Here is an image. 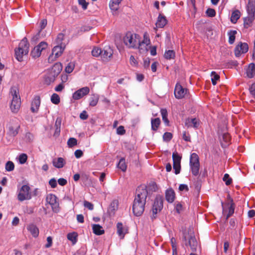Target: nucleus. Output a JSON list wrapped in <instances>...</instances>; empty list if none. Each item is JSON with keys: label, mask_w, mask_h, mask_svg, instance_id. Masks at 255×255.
<instances>
[{"label": "nucleus", "mask_w": 255, "mask_h": 255, "mask_svg": "<svg viewBox=\"0 0 255 255\" xmlns=\"http://www.w3.org/2000/svg\"><path fill=\"white\" fill-rule=\"evenodd\" d=\"M147 195L148 192L145 186L137 187L132 205V211L135 216H140L143 213Z\"/></svg>", "instance_id": "nucleus-1"}, {"label": "nucleus", "mask_w": 255, "mask_h": 255, "mask_svg": "<svg viewBox=\"0 0 255 255\" xmlns=\"http://www.w3.org/2000/svg\"><path fill=\"white\" fill-rule=\"evenodd\" d=\"M182 241L185 246H189L192 252H195L198 247V242L195 238L193 229L189 228L183 232Z\"/></svg>", "instance_id": "nucleus-2"}, {"label": "nucleus", "mask_w": 255, "mask_h": 255, "mask_svg": "<svg viewBox=\"0 0 255 255\" xmlns=\"http://www.w3.org/2000/svg\"><path fill=\"white\" fill-rule=\"evenodd\" d=\"M123 40L125 44L128 48H136L141 46L139 35L131 32L126 33Z\"/></svg>", "instance_id": "nucleus-3"}, {"label": "nucleus", "mask_w": 255, "mask_h": 255, "mask_svg": "<svg viewBox=\"0 0 255 255\" xmlns=\"http://www.w3.org/2000/svg\"><path fill=\"white\" fill-rule=\"evenodd\" d=\"M29 50V43L27 42V39L24 37L20 41L17 49H15V56L16 59L18 61H22L23 60V56L26 55Z\"/></svg>", "instance_id": "nucleus-4"}, {"label": "nucleus", "mask_w": 255, "mask_h": 255, "mask_svg": "<svg viewBox=\"0 0 255 255\" xmlns=\"http://www.w3.org/2000/svg\"><path fill=\"white\" fill-rule=\"evenodd\" d=\"M163 197L160 195H157L152 205V212L150 215L151 219L152 221L156 219L157 214L162 210L163 206Z\"/></svg>", "instance_id": "nucleus-5"}, {"label": "nucleus", "mask_w": 255, "mask_h": 255, "mask_svg": "<svg viewBox=\"0 0 255 255\" xmlns=\"http://www.w3.org/2000/svg\"><path fill=\"white\" fill-rule=\"evenodd\" d=\"M12 100L10 105V109L12 112L16 113L18 112L21 104L20 97L16 93L15 90L11 91Z\"/></svg>", "instance_id": "nucleus-6"}, {"label": "nucleus", "mask_w": 255, "mask_h": 255, "mask_svg": "<svg viewBox=\"0 0 255 255\" xmlns=\"http://www.w3.org/2000/svg\"><path fill=\"white\" fill-rule=\"evenodd\" d=\"M46 201L51 205L53 212L55 213L59 212V205L57 201V198L54 194H48L46 198Z\"/></svg>", "instance_id": "nucleus-7"}, {"label": "nucleus", "mask_w": 255, "mask_h": 255, "mask_svg": "<svg viewBox=\"0 0 255 255\" xmlns=\"http://www.w3.org/2000/svg\"><path fill=\"white\" fill-rule=\"evenodd\" d=\"M30 187L27 185H23L19 190L18 194V199L20 201H23L26 199L30 198L29 194Z\"/></svg>", "instance_id": "nucleus-8"}, {"label": "nucleus", "mask_w": 255, "mask_h": 255, "mask_svg": "<svg viewBox=\"0 0 255 255\" xmlns=\"http://www.w3.org/2000/svg\"><path fill=\"white\" fill-rule=\"evenodd\" d=\"M47 47L46 42L42 41L37 46H35L31 52V55L33 58L39 57L43 50L45 49Z\"/></svg>", "instance_id": "nucleus-9"}, {"label": "nucleus", "mask_w": 255, "mask_h": 255, "mask_svg": "<svg viewBox=\"0 0 255 255\" xmlns=\"http://www.w3.org/2000/svg\"><path fill=\"white\" fill-rule=\"evenodd\" d=\"M89 92V88L88 87H84L75 91L73 94L72 98L75 100H78L88 95Z\"/></svg>", "instance_id": "nucleus-10"}, {"label": "nucleus", "mask_w": 255, "mask_h": 255, "mask_svg": "<svg viewBox=\"0 0 255 255\" xmlns=\"http://www.w3.org/2000/svg\"><path fill=\"white\" fill-rule=\"evenodd\" d=\"M187 89L183 88V87L179 83L176 84L174 89V95L176 99H181L184 97L186 94Z\"/></svg>", "instance_id": "nucleus-11"}, {"label": "nucleus", "mask_w": 255, "mask_h": 255, "mask_svg": "<svg viewBox=\"0 0 255 255\" xmlns=\"http://www.w3.org/2000/svg\"><path fill=\"white\" fill-rule=\"evenodd\" d=\"M249 50V46L247 43L240 42L235 48V54L236 57H239L242 53H246Z\"/></svg>", "instance_id": "nucleus-12"}, {"label": "nucleus", "mask_w": 255, "mask_h": 255, "mask_svg": "<svg viewBox=\"0 0 255 255\" xmlns=\"http://www.w3.org/2000/svg\"><path fill=\"white\" fill-rule=\"evenodd\" d=\"M113 54V51L109 46H105L102 50L101 57L103 61H108L110 60Z\"/></svg>", "instance_id": "nucleus-13"}, {"label": "nucleus", "mask_w": 255, "mask_h": 255, "mask_svg": "<svg viewBox=\"0 0 255 255\" xmlns=\"http://www.w3.org/2000/svg\"><path fill=\"white\" fill-rule=\"evenodd\" d=\"M200 125V121L196 118H187L185 121V126L189 128L193 127L195 128H197Z\"/></svg>", "instance_id": "nucleus-14"}, {"label": "nucleus", "mask_w": 255, "mask_h": 255, "mask_svg": "<svg viewBox=\"0 0 255 255\" xmlns=\"http://www.w3.org/2000/svg\"><path fill=\"white\" fill-rule=\"evenodd\" d=\"M40 105V97L39 96H35L31 104V111L32 113H37Z\"/></svg>", "instance_id": "nucleus-15"}, {"label": "nucleus", "mask_w": 255, "mask_h": 255, "mask_svg": "<svg viewBox=\"0 0 255 255\" xmlns=\"http://www.w3.org/2000/svg\"><path fill=\"white\" fill-rule=\"evenodd\" d=\"M117 233L121 239H124L125 235L128 233V228L124 226L123 224L119 222L117 225Z\"/></svg>", "instance_id": "nucleus-16"}, {"label": "nucleus", "mask_w": 255, "mask_h": 255, "mask_svg": "<svg viewBox=\"0 0 255 255\" xmlns=\"http://www.w3.org/2000/svg\"><path fill=\"white\" fill-rule=\"evenodd\" d=\"M62 69V64L59 62H57L53 66L52 68L49 72L56 78L60 73Z\"/></svg>", "instance_id": "nucleus-17"}, {"label": "nucleus", "mask_w": 255, "mask_h": 255, "mask_svg": "<svg viewBox=\"0 0 255 255\" xmlns=\"http://www.w3.org/2000/svg\"><path fill=\"white\" fill-rule=\"evenodd\" d=\"M65 47L66 45H62V46L56 45L53 48L52 50V53L56 55V57H59L63 53L65 48Z\"/></svg>", "instance_id": "nucleus-18"}, {"label": "nucleus", "mask_w": 255, "mask_h": 255, "mask_svg": "<svg viewBox=\"0 0 255 255\" xmlns=\"http://www.w3.org/2000/svg\"><path fill=\"white\" fill-rule=\"evenodd\" d=\"M175 197V194L172 188L168 189L165 192V199L169 203H172Z\"/></svg>", "instance_id": "nucleus-19"}, {"label": "nucleus", "mask_w": 255, "mask_h": 255, "mask_svg": "<svg viewBox=\"0 0 255 255\" xmlns=\"http://www.w3.org/2000/svg\"><path fill=\"white\" fill-rule=\"evenodd\" d=\"M27 229L34 238H36L38 236L39 229L35 225L33 224L28 225L27 227Z\"/></svg>", "instance_id": "nucleus-20"}, {"label": "nucleus", "mask_w": 255, "mask_h": 255, "mask_svg": "<svg viewBox=\"0 0 255 255\" xmlns=\"http://www.w3.org/2000/svg\"><path fill=\"white\" fill-rule=\"evenodd\" d=\"M255 19V14L248 13V16L244 19V24L245 28H248L251 26Z\"/></svg>", "instance_id": "nucleus-21"}, {"label": "nucleus", "mask_w": 255, "mask_h": 255, "mask_svg": "<svg viewBox=\"0 0 255 255\" xmlns=\"http://www.w3.org/2000/svg\"><path fill=\"white\" fill-rule=\"evenodd\" d=\"M52 163L54 166L57 168H62L65 164V162L64 159L62 157H58L57 158L53 159Z\"/></svg>", "instance_id": "nucleus-22"}, {"label": "nucleus", "mask_w": 255, "mask_h": 255, "mask_svg": "<svg viewBox=\"0 0 255 255\" xmlns=\"http://www.w3.org/2000/svg\"><path fill=\"white\" fill-rule=\"evenodd\" d=\"M246 74L249 78H252L254 76L255 74V65L254 63H252L249 65L246 70Z\"/></svg>", "instance_id": "nucleus-23"}, {"label": "nucleus", "mask_w": 255, "mask_h": 255, "mask_svg": "<svg viewBox=\"0 0 255 255\" xmlns=\"http://www.w3.org/2000/svg\"><path fill=\"white\" fill-rule=\"evenodd\" d=\"M167 23V20L164 16L159 14L157 20L156 22V25L159 28H163Z\"/></svg>", "instance_id": "nucleus-24"}, {"label": "nucleus", "mask_w": 255, "mask_h": 255, "mask_svg": "<svg viewBox=\"0 0 255 255\" xmlns=\"http://www.w3.org/2000/svg\"><path fill=\"white\" fill-rule=\"evenodd\" d=\"M248 13L254 14L255 12V0H249L247 6Z\"/></svg>", "instance_id": "nucleus-25"}, {"label": "nucleus", "mask_w": 255, "mask_h": 255, "mask_svg": "<svg viewBox=\"0 0 255 255\" xmlns=\"http://www.w3.org/2000/svg\"><path fill=\"white\" fill-rule=\"evenodd\" d=\"M92 229L93 233L96 235H101L105 233L103 227L99 224H93Z\"/></svg>", "instance_id": "nucleus-26"}, {"label": "nucleus", "mask_w": 255, "mask_h": 255, "mask_svg": "<svg viewBox=\"0 0 255 255\" xmlns=\"http://www.w3.org/2000/svg\"><path fill=\"white\" fill-rule=\"evenodd\" d=\"M241 16V12L239 10H235L232 12L230 18L233 23H236Z\"/></svg>", "instance_id": "nucleus-27"}, {"label": "nucleus", "mask_w": 255, "mask_h": 255, "mask_svg": "<svg viewBox=\"0 0 255 255\" xmlns=\"http://www.w3.org/2000/svg\"><path fill=\"white\" fill-rule=\"evenodd\" d=\"M160 120L159 118L151 119V125L152 130L156 131L160 124Z\"/></svg>", "instance_id": "nucleus-28"}, {"label": "nucleus", "mask_w": 255, "mask_h": 255, "mask_svg": "<svg viewBox=\"0 0 255 255\" xmlns=\"http://www.w3.org/2000/svg\"><path fill=\"white\" fill-rule=\"evenodd\" d=\"M122 0H111L110 2V7L113 11H117L119 8V4Z\"/></svg>", "instance_id": "nucleus-29"}, {"label": "nucleus", "mask_w": 255, "mask_h": 255, "mask_svg": "<svg viewBox=\"0 0 255 255\" xmlns=\"http://www.w3.org/2000/svg\"><path fill=\"white\" fill-rule=\"evenodd\" d=\"M119 202L117 200H114L110 204L109 208V212L111 213L114 214L115 212L118 208Z\"/></svg>", "instance_id": "nucleus-30"}, {"label": "nucleus", "mask_w": 255, "mask_h": 255, "mask_svg": "<svg viewBox=\"0 0 255 255\" xmlns=\"http://www.w3.org/2000/svg\"><path fill=\"white\" fill-rule=\"evenodd\" d=\"M99 100V96L98 94H94L91 95V97L90 98V103L89 105L90 106L94 107L97 105Z\"/></svg>", "instance_id": "nucleus-31"}, {"label": "nucleus", "mask_w": 255, "mask_h": 255, "mask_svg": "<svg viewBox=\"0 0 255 255\" xmlns=\"http://www.w3.org/2000/svg\"><path fill=\"white\" fill-rule=\"evenodd\" d=\"M64 38V34L62 33H59L55 39V43L56 45H66V44L63 42Z\"/></svg>", "instance_id": "nucleus-32"}, {"label": "nucleus", "mask_w": 255, "mask_h": 255, "mask_svg": "<svg viewBox=\"0 0 255 255\" xmlns=\"http://www.w3.org/2000/svg\"><path fill=\"white\" fill-rule=\"evenodd\" d=\"M20 128V125L18 124L15 126V127H13L12 126H10L9 127V134L13 136H16L18 132V130Z\"/></svg>", "instance_id": "nucleus-33"}, {"label": "nucleus", "mask_w": 255, "mask_h": 255, "mask_svg": "<svg viewBox=\"0 0 255 255\" xmlns=\"http://www.w3.org/2000/svg\"><path fill=\"white\" fill-rule=\"evenodd\" d=\"M199 164V157L195 153H193L190 155V165Z\"/></svg>", "instance_id": "nucleus-34"}, {"label": "nucleus", "mask_w": 255, "mask_h": 255, "mask_svg": "<svg viewBox=\"0 0 255 255\" xmlns=\"http://www.w3.org/2000/svg\"><path fill=\"white\" fill-rule=\"evenodd\" d=\"M55 79L56 77L49 72L48 75L45 77V83L47 85H49L51 83L54 82L55 80Z\"/></svg>", "instance_id": "nucleus-35"}, {"label": "nucleus", "mask_w": 255, "mask_h": 255, "mask_svg": "<svg viewBox=\"0 0 255 255\" xmlns=\"http://www.w3.org/2000/svg\"><path fill=\"white\" fill-rule=\"evenodd\" d=\"M77 234L75 232L69 233L67 235V239L71 241L73 244H75L77 241Z\"/></svg>", "instance_id": "nucleus-36"}, {"label": "nucleus", "mask_w": 255, "mask_h": 255, "mask_svg": "<svg viewBox=\"0 0 255 255\" xmlns=\"http://www.w3.org/2000/svg\"><path fill=\"white\" fill-rule=\"evenodd\" d=\"M222 139L225 142L224 144L222 143V146H226L230 143L231 137L228 133H224L222 135Z\"/></svg>", "instance_id": "nucleus-37"}, {"label": "nucleus", "mask_w": 255, "mask_h": 255, "mask_svg": "<svg viewBox=\"0 0 255 255\" xmlns=\"http://www.w3.org/2000/svg\"><path fill=\"white\" fill-rule=\"evenodd\" d=\"M118 167L119 168L121 169L123 171H125L127 170V165L125 162V159L124 158H122L118 164Z\"/></svg>", "instance_id": "nucleus-38"}, {"label": "nucleus", "mask_w": 255, "mask_h": 255, "mask_svg": "<svg viewBox=\"0 0 255 255\" xmlns=\"http://www.w3.org/2000/svg\"><path fill=\"white\" fill-rule=\"evenodd\" d=\"M211 81L212 84L215 85L217 84V81L220 79V76L215 71H212L211 73Z\"/></svg>", "instance_id": "nucleus-39"}, {"label": "nucleus", "mask_w": 255, "mask_h": 255, "mask_svg": "<svg viewBox=\"0 0 255 255\" xmlns=\"http://www.w3.org/2000/svg\"><path fill=\"white\" fill-rule=\"evenodd\" d=\"M190 165L192 173L195 176L198 175L200 164H192Z\"/></svg>", "instance_id": "nucleus-40"}, {"label": "nucleus", "mask_w": 255, "mask_h": 255, "mask_svg": "<svg viewBox=\"0 0 255 255\" xmlns=\"http://www.w3.org/2000/svg\"><path fill=\"white\" fill-rule=\"evenodd\" d=\"M237 33L236 30H230L228 32L229 36V43L231 44H233L235 40V35Z\"/></svg>", "instance_id": "nucleus-41"}, {"label": "nucleus", "mask_w": 255, "mask_h": 255, "mask_svg": "<svg viewBox=\"0 0 255 255\" xmlns=\"http://www.w3.org/2000/svg\"><path fill=\"white\" fill-rule=\"evenodd\" d=\"M164 56L166 59H173L175 57V52L173 50H167L165 51Z\"/></svg>", "instance_id": "nucleus-42"}, {"label": "nucleus", "mask_w": 255, "mask_h": 255, "mask_svg": "<svg viewBox=\"0 0 255 255\" xmlns=\"http://www.w3.org/2000/svg\"><path fill=\"white\" fill-rule=\"evenodd\" d=\"M102 49L98 47H95L92 50V55L94 57H98L101 56Z\"/></svg>", "instance_id": "nucleus-43"}, {"label": "nucleus", "mask_w": 255, "mask_h": 255, "mask_svg": "<svg viewBox=\"0 0 255 255\" xmlns=\"http://www.w3.org/2000/svg\"><path fill=\"white\" fill-rule=\"evenodd\" d=\"M77 144V140L75 138L70 137L67 141V145L69 147H73Z\"/></svg>", "instance_id": "nucleus-44"}, {"label": "nucleus", "mask_w": 255, "mask_h": 255, "mask_svg": "<svg viewBox=\"0 0 255 255\" xmlns=\"http://www.w3.org/2000/svg\"><path fill=\"white\" fill-rule=\"evenodd\" d=\"M51 101L55 105L58 104L60 103V97L58 94L54 93L51 96Z\"/></svg>", "instance_id": "nucleus-45"}, {"label": "nucleus", "mask_w": 255, "mask_h": 255, "mask_svg": "<svg viewBox=\"0 0 255 255\" xmlns=\"http://www.w3.org/2000/svg\"><path fill=\"white\" fill-rule=\"evenodd\" d=\"M223 180L225 182L226 185H230L232 182V179L230 177L229 175L226 173L223 178Z\"/></svg>", "instance_id": "nucleus-46"}, {"label": "nucleus", "mask_w": 255, "mask_h": 255, "mask_svg": "<svg viewBox=\"0 0 255 255\" xmlns=\"http://www.w3.org/2000/svg\"><path fill=\"white\" fill-rule=\"evenodd\" d=\"M5 170L7 171H11L14 169V165L12 161H8L5 164Z\"/></svg>", "instance_id": "nucleus-47"}, {"label": "nucleus", "mask_w": 255, "mask_h": 255, "mask_svg": "<svg viewBox=\"0 0 255 255\" xmlns=\"http://www.w3.org/2000/svg\"><path fill=\"white\" fill-rule=\"evenodd\" d=\"M74 64L71 62L69 63L66 66L65 71L67 73H71L74 68Z\"/></svg>", "instance_id": "nucleus-48"}, {"label": "nucleus", "mask_w": 255, "mask_h": 255, "mask_svg": "<svg viewBox=\"0 0 255 255\" xmlns=\"http://www.w3.org/2000/svg\"><path fill=\"white\" fill-rule=\"evenodd\" d=\"M173 163H180L181 157L177 153H173L172 154Z\"/></svg>", "instance_id": "nucleus-49"}, {"label": "nucleus", "mask_w": 255, "mask_h": 255, "mask_svg": "<svg viewBox=\"0 0 255 255\" xmlns=\"http://www.w3.org/2000/svg\"><path fill=\"white\" fill-rule=\"evenodd\" d=\"M173 168L174 170V173L175 174H178L180 172L181 165L180 163H173Z\"/></svg>", "instance_id": "nucleus-50"}, {"label": "nucleus", "mask_w": 255, "mask_h": 255, "mask_svg": "<svg viewBox=\"0 0 255 255\" xmlns=\"http://www.w3.org/2000/svg\"><path fill=\"white\" fill-rule=\"evenodd\" d=\"M172 138V134L169 132H166L163 135V139L165 141H169Z\"/></svg>", "instance_id": "nucleus-51"}, {"label": "nucleus", "mask_w": 255, "mask_h": 255, "mask_svg": "<svg viewBox=\"0 0 255 255\" xmlns=\"http://www.w3.org/2000/svg\"><path fill=\"white\" fill-rule=\"evenodd\" d=\"M27 159V156L25 153H22L19 156V162L20 164H24L26 162Z\"/></svg>", "instance_id": "nucleus-52"}, {"label": "nucleus", "mask_w": 255, "mask_h": 255, "mask_svg": "<svg viewBox=\"0 0 255 255\" xmlns=\"http://www.w3.org/2000/svg\"><path fill=\"white\" fill-rule=\"evenodd\" d=\"M141 45L142 44H145L146 45H148L150 43V39L149 37L147 36V34L146 33H145L143 35V40L140 42Z\"/></svg>", "instance_id": "nucleus-53"}, {"label": "nucleus", "mask_w": 255, "mask_h": 255, "mask_svg": "<svg viewBox=\"0 0 255 255\" xmlns=\"http://www.w3.org/2000/svg\"><path fill=\"white\" fill-rule=\"evenodd\" d=\"M206 13L209 17H214L216 15V11L215 9L213 8H208Z\"/></svg>", "instance_id": "nucleus-54"}, {"label": "nucleus", "mask_w": 255, "mask_h": 255, "mask_svg": "<svg viewBox=\"0 0 255 255\" xmlns=\"http://www.w3.org/2000/svg\"><path fill=\"white\" fill-rule=\"evenodd\" d=\"M126 133V130L123 126H120L117 129V133L119 135H124Z\"/></svg>", "instance_id": "nucleus-55"}, {"label": "nucleus", "mask_w": 255, "mask_h": 255, "mask_svg": "<svg viewBox=\"0 0 255 255\" xmlns=\"http://www.w3.org/2000/svg\"><path fill=\"white\" fill-rule=\"evenodd\" d=\"M234 204L233 203H232L229 208V213L227 216V219H228V218H229L230 216H231L233 213H234Z\"/></svg>", "instance_id": "nucleus-56"}, {"label": "nucleus", "mask_w": 255, "mask_h": 255, "mask_svg": "<svg viewBox=\"0 0 255 255\" xmlns=\"http://www.w3.org/2000/svg\"><path fill=\"white\" fill-rule=\"evenodd\" d=\"M78 3L82 6L83 9L85 10L87 8L88 3L85 0H78Z\"/></svg>", "instance_id": "nucleus-57"}, {"label": "nucleus", "mask_w": 255, "mask_h": 255, "mask_svg": "<svg viewBox=\"0 0 255 255\" xmlns=\"http://www.w3.org/2000/svg\"><path fill=\"white\" fill-rule=\"evenodd\" d=\"M84 205L85 207L88 208L90 210H92L94 209L93 204L88 201H85L84 202Z\"/></svg>", "instance_id": "nucleus-58"}, {"label": "nucleus", "mask_w": 255, "mask_h": 255, "mask_svg": "<svg viewBox=\"0 0 255 255\" xmlns=\"http://www.w3.org/2000/svg\"><path fill=\"white\" fill-rule=\"evenodd\" d=\"M57 58H58V57H56V55L51 53L48 58V61L49 63H51L55 61Z\"/></svg>", "instance_id": "nucleus-59"}, {"label": "nucleus", "mask_w": 255, "mask_h": 255, "mask_svg": "<svg viewBox=\"0 0 255 255\" xmlns=\"http://www.w3.org/2000/svg\"><path fill=\"white\" fill-rule=\"evenodd\" d=\"M47 244L45 245V248H50L52 244V238L51 237H48L47 238Z\"/></svg>", "instance_id": "nucleus-60"}, {"label": "nucleus", "mask_w": 255, "mask_h": 255, "mask_svg": "<svg viewBox=\"0 0 255 255\" xmlns=\"http://www.w3.org/2000/svg\"><path fill=\"white\" fill-rule=\"evenodd\" d=\"M80 118L83 120H85L88 119V115L86 111H83L80 115Z\"/></svg>", "instance_id": "nucleus-61"}, {"label": "nucleus", "mask_w": 255, "mask_h": 255, "mask_svg": "<svg viewBox=\"0 0 255 255\" xmlns=\"http://www.w3.org/2000/svg\"><path fill=\"white\" fill-rule=\"evenodd\" d=\"M74 154L77 158H79L83 156V153L81 150L77 149L75 151Z\"/></svg>", "instance_id": "nucleus-62"}, {"label": "nucleus", "mask_w": 255, "mask_h": 255, "mask_svg": "<svg viewBox=\"0 0 255 255\" xmlns=\"http://www.w3.org/2000/svg\"><path fill=\"white\" fill-rule=\"evenodd\" d=\"M49 184L53 188H55L57 186V182L55 178L51 179L49 181Z\"/></svg>", "instance_id": "nucleus-63"}, {"label": "nucleus", "mask_w": 255, "mask_h": 255, "mask_svg": "<svg viewBox=\"0 0 255 255\" xmlns=\"http://www.w3.org/2000/svg\"><path fill=\"white\" fill-rule=\"evenodd\" d=\"M250 91L251 94L255 97V83H253L250 87Z\"/></svg>", "instance_id": "nucleus-64"}]
</instances>
